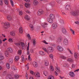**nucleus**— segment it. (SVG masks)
<instances>
[{
  "label": "nucleus",
  "mask_w": 79,
  "mask_h": 79,
  "mask_svg": "<svg viewBox=\"0 0 79 79\" xmlns=\"http://www.w3.org/2000/svg\"><path fill=\"white\" fill-rule=\"evenodd\" d=\"M14 44L16 46H21L22 48V50H24L25 48V44L23 43L19 42L15 43H14Z\"/></svg>",
  "instance_id": "nucleus-1"
},
{
  "label": "nucleus",
  "mask_w": 79,
  "mask_h": 79,
  "mask_svg": "<svg viewBox=\"0 0 79 79\" xmlns=\"http://www.w3.org/2000/svg\"><path fill=\"white\" fill-rule=\"evenodd\" d=\"M2 25H3V27L5 28V29H8V27H10V23L8 22H5V23H2Z\"/></svg>",
  "instance_id": "nucleus-2"
},
{
  "label": "nucleus",
  "mask_w": 79,
  "mask_h": 79,
  "mask_svg": "<svg viewBox=\"0 0 79 79\" xmlns=\"http://www.w3.org/2000/svg\"><path fill=\"white\" fill-rule=\"evenodd\" d=\"M71 14L72 15H73L74 16H75L79 15L78 12H77V10L72 11V12H71Z\"/></svg>",
  "instance_id": "nucleus-3"
},
{
  "label": "nucleus",
  "mask_w": 79,
  "mask_h": 79,
  "mask_svg": "<svg viewBox=\"0 0 79 79\" xmlns=\"http://www.w3.org/2000/svg\"><path fill=\"white\" fill-rule=\"evenodd\" d=\"M47 49L49 52H53L54 51L53 48L52 47H48Z\"/></svg>",
  "instance_id": "nucleus-4"
},
{
  "label": "nucleus",
  "mask_w": 79,
  "mask_h": 79,
  "mask_svg": "<svg viewBox=\"0 0 79 79\" xmlns=\"http://www.w3.org/2000/svg\"><path fill=\"white\" fill-rule=\"evenodd\" d=\"M57 48L58 50L60 51V52H62L63 50V48L61 46H58L57 47Z\"/></svg>",
  "instance_id": "nucleus-5"
},
{
  "label": "nucleus",
  "mask_w": 79,
  "mask_h": 79,
  "mask_svg": "<svg viewBox=\"0 0 79 79\" xmlns=\"http://www.w3.org/2000/svg\"><path fill=\"white\" fill-rule=\"evenodd\" d=\"M52 28L53 29H56L57 28L58 25H57V23H54L52 24Z\"/></svg>",
  "instance_id": "nucleus-6"
},
{
  "label": "nucleus",
  "mask_w": 79,
  "mask_h": 79,
  "mask_svg": "<svg viewBox=\"0 0 79 79\" xmlns=\"http://www.w3.org/2000/svg\"><path fill=\"white\" fill-rule=\"evenodd\" d=\"M63 43L64 45H67L68 44V40L67 39H65L63 41Z\"/></svg>",
  "instance_id": "nucleus-7"
},
{
  "label": "nucleus",
  "mask_w": 79,
  "mask_h": 79,
  "mask_svg": "<svg viewBox=\"0 0 79 79\" xmlns=\"http://www.w3.org/2000/svg\"><path fill=\"white\" fill-rule=\"evenodd\" d=\"M6 78V79H13V77L10 74H8L7 75Z\"/></svg>",
  "instance_id": "nucleus-8"
},
{
  "label": "nucleus",
  "mask_w": 79,
  "mask_h": 79,
  "mask_svg": "<svg viewBox=\"0 0 79 79\" xmlns=\"http://www.w3.org/2000/svg\"><path fill=\"white\" fill-rule=\"evenodd\" d=\"M35 76L36 77H40V73L38 72H35Z\"/></svg>",
  "instance_id": "nucleus-9"
},
{
  "label": "nucleus",
  "mask_w": 79,
  "mask_h": 79,
  "mask_svg": "<svg viewBox=\"0 0 79 79\" xmlns=\"http://www.w3.org/2000/svg\"><path fill=\"white\" fill-rule=\"evenodd\" d=\"M43 13H44V11L41 9L39 10L38 12V15H42Z\"/></svg>",
  "instance_id": "nucleus-10"
},
{
  "label": "nucleus",
  "mask_w": 79,
  "mask_h": 79,
  "mask_svg": "<svg viewBox=\"0 0 79 79\" xmlns=\"http://www.w3.org/2000/svg\"><path fill=\"white\" fill-rule=\"evenodd\" d=\"M62 41V39L60 38H58L57 39L56 42L57 44H60Z\"/></svg>",
  "instance_id": "nucleus-11"
},
{
  "label": "nucleus",
  "mask_w": 79,
  "mask_h": 79,
  "mask_svg": "<svg viewBox=\"0 0 79 79\" xmlns=\"http://www.w3.org/2000/svg\"><path fill=\"white\" fill-rule=\"evenodd\" d=\"M47 21L48 22H49V23H53V19H52L48 18L47 19Z\"/></svg>",
  "instance_id": "nucleus-12"
},
{
  "label": "nucleus",
  "mask_w": 79,
  "mask_h": 79,
  "mask_svg": "<svg viewBox=\"0 0 79 79\" xmlns=\"http://www.w3.org/2000/svg\"><path fill=\"white\" fill-rule=\"evenodd\" d=\"M62 32L63 34H66L67 33V31H66V30L64 28H62Z\"/></svg>",
  "instance_id": "nucleus-13"
},
{
  "label": "nucleus",
  "mask_w": 79,
  "mask_h": 79,
  "mask_svg": "<svg viewBox=\"0 0 79 79\" xmlns=\"http://www.w3.org/2000/svg\"><path fill=\"white\" fill-rule=\"evenodd\" d=\"M69 74V76H70L71 77H74V76H75L74 73L73 72H70Z\"/></svg>",
  "instance_id": "nucleus-14"
},
{
  "label": "nucleus",
  "mask_w": 79,
  "mask_h": 79,
  "mask_svg": "<svg viewBox=\"0 0 79 79\" xmlns=\"http://www.w3.org/2000/svg\"><path fill=\"white\" fill-rule=\"evenodd\" d=\"M39 4V2L37 1L34 0L33 1V5L34 6H37Z\"/></svg>",
  "instance_id": "nucleus-15"
},
{
  "label": "nucleus",
  "mask_w": 79,
  "mask_h": 79,
  "mask_svg": "<svg viewBox=\"0 0 79 79\" xmlns=\"http://www.w3.org/2000/svg\"><path fill=\"white\" fill-rule=\"evenodd\" d=\"M55 69L58 72V73H61V70H60V69L58 67H56L55 68Z\"/></svg>",
  "instance_id": "nucleus-16"
},
{
  "label": "nucleus",
  "mask_w": 79,
  "mask_h": 79,
  "mask_svg": "<svg viewBox=\"0 0 79 79\" xmlns=\"http://www.w3.org/2000/svg\"><path fill=\"white\" fill-rule=\"evenodd\" d=\"M74 56L75 58H79V54L77 53H74Z\"/></svg>",
  "instance_id": "nucleus-17"
},
{
  "label": "nucleus",
  "mask_w": 79,
  "mask_h": 79,
  "mask_svg": "<svg viewBox=\"0 0 79 79\" xmlns=\"http://www.w3.org/2000/svg\"><path fill=\"white\" fill-rule=\"evenodd\" d=\"M50 18L51 19L54 20L55 19V15L53 14H51L50 16Z\"/></svg>",
  "instance_id": "nucleus-18"
},
{
  "label": "nucleus",
  "mask_w": 79,
  "mask_h": 79,
  "mask_svg": "<svg viewBox=\"0 0 79 79\" xmlns=\"http://www.w3.org/2000/svg\"><path fill=\"white\" fill-rule=\"evenodd\" d=\"M4 53L5 55L6 56H8V55H9V53L8 52V51H6V50L5 51Z\"/></svg>",
  "instance_id": "nucleus-19"
},
{
  "label": "nucleus",
  "mask_w": 79,
  "mask_h": 79,
  "mask_svg": "<svg viewBox=\"0 0 79 79\" xmlns=\"http://www.w3.org/2000/svg\"><path fill=\"white\" fill-rule=\"evenodd\" d=\"M27 54L29 55V43L28 44V46L27 47Z\"/></svg>",
  "instance_id": "nucleus-20"
},
{
  "label": "nucleus",
  "mask_w": 79,
  "mask_h": 79,
  "mask_svg": "<svg viewBox=\"0 0 79 79\" xmlns=\"http://www.w3.org/2000/svg\"><path fill=\"white\" fill-rule=\"evenodd\" d=\"M48 25V24H47L46 23H44L42 25V26L43 27H46Z\"/></svg>",
  "instance_id": "nucleus-21"
},
{
  "label": "nucleus",
  "mask_w": 79,
  "mask_h": 79,
  "mask_svg": "<svg viewBox=\"0 0 79 79\" xmlns=\"http://www.w3.org/2000/svg\"><path fill=\"white\" fill-rule=\"evenodd\" d=\"M47 79H54V77L52 75H50L48 77Z\"/></svg>",
  "instance_id": "nucleus-22"
},
{
  "label": "nucleus",
  "mask_w": 79,
  "mask_h": 79,
  "mask_svg": "<svg viewBox=\"0 0 79 79\" xmlns=\"http://www.w3.org/2000/svg\"><path fill=\"white\" fill-rule=\"evenodd\" d=\"M8 50L10 53H12L13 52V49L11 48H8Z\"/></svg>",
  "instance_id": "nucleus-23"
},
{
  "label": "nucleus",
  "mask_w": 79,
  "mask_h": 79,
  "mask_svg": "<svg viewBox=\"0 0 79 79\" xmlns=\"http://www.w3.org/2000/svg\"><path fill=\"white\" fill-rule=\"evenodd\" d=\"M10 35L11 36H15V32L14 31H12L10 33Z\"/></svg>",
  "instance_id": "nucleus-24"
},
{
  "label": "nucleus",
  "mask_w": 79,
  "mask_h": 79,
  "mask_svg": "<svg viewBox=\"0 0 79 79\" xmlns=\"http://www.w3.org/2000/svg\"><path fill=\"white\" fill-rule=\"evenodd\" d=\"M11 69L12 70H13V71H16V67L14 65H12V66Z\"/></svg>",
  "instance_id": "nucleus-25"
},
{
  "label": "nucleus",
  "mask_w": 79,
  "mask_h": 79,
  "mask_svg": "<svg viewBox=\"0 0 79 79\" xmlns=\"http://www.w3.org/2000/svg\"><path fill=\"white\" fill-rule=\"evenodd\" d=\"M33 64L34 66L35 67V68H36V67H37L38 65H37V62H34L33 63Z\"/></svg>",
  "instance_id": "nucleus-26"
},
{
  "label": "nucleus",
  "mask_w": 79,
  "mask_h": 79,
  "mask_svg": "<svg viewBox=\"0 0 79 79\" xmlns=\"http://www.w3.org/2000/svg\"><path fill=\"white\" fill-rule=\"evenodd\" d=\"M7 19L9 21H11L12 20V17L11 16L8 15L7 16Z\"/></svg>",
  "instance_id": "nucleus-27"
},
{
  "label": "nucleus",
  "mask_w": 79,
  "mask_h": 79,
  "mask_svg": "<svg viewBox=\"0 0 79 79\" xmlns=\"http://www.w3.org/2000/svg\"><path fill=\"white\" fill-rule=\"evenodd\" d=\"M60 58H61L62 59H64V60L66 59V57L64 56H63V55L60 56Z\"/></svg>",
  "instance_id": "nucleus-28"
},
{
  "label": "nucleus",
  "mask_w": 79,
  "mask_h": 79,
  "mask_svg": "<svg viewBox=\"0 0 79 79\" xmlns=\"http://www.w3.org/2000/svg\"><path fill=\"white\" fill-rule=\"evenodd\" d=\"M24 18L27 20H29V19H30V17H29V16L27 15H25Z\"/></svg>",
  "instance_id": "nucleus-29"
},
{
  "label": "nucleus",
  "mask_w": 79,
  "mask_h": 79,
  "mask_svg": "<svg viewBox=\"0 0 79 79\" xmlns=\"http://www.w3.org/2000/svg\"><path fill=\"white\" fill-rule=\"evenodd\" d=\"M68 50L71 55H73V51H72L71 50H70L69 49H68Z\"/></svg>",
  "instance_id": "nucleus-30"
},
{
  "label": "nucleus",
  "mask_w": 79,
  "mask_h": 79,
  "mask_svg": "<svg viewBox=\"0 0 79 79\" xmlns=\"http://www.w3.org/2000/svg\"><path fill=\"white\" fill-rule=\"evenodd\" d=\"M45 66H48V62L47 60H45L44 61Z\"/></svg>",
  "instance_id": "nucleus-31"
},
{
  "label": "nucleus",
  "mask_w": 79,
  "mask_h": 79,
  "mask_svg": "<svg viewBox=\"0 0 79 79\" xmlns=\"http://www.w3.org/2000/svg\"><path fill=\"white\" fill-rule=\"evenodd\" d=\"M30 27H31V31H33L34 29V26L30 24Z\"/></svg>",
  "instance_id": "nucleus-32"
},
{
  "label": "nucleus",
  "mask_w": 79,
  "mask_h": 79,
  "mask_svg": "<svg viewBox=\"0 0 79 79\" xmlns=\"http://www.w3.org/2000/svg\"><path fill=\"white\" fill-rule=\"evenodd\" d=\"M19 32L20 33H22L23 32V28L21 27H20L19 29Z\"/></svg>",
  "instance_id": "nucleus-33"
},
{
  "label": "nucleus",
  "mask_w": 79,
  "mask_h": 79,
  "mask_svg": "<svg viewBox=\"0 0 79 79\" xmlns=\"http://www.w3.org/2000/svg\"><path fill=\"white\" fill-rule=\"evenodd\" d=\"M19 56H15V61H18V60H19Z\"/></svg>",
  "instance_id": "nucleus-34"
},
{
  "label": "nucleus",
  "mask_w": 79,
  "mask_h": 79,
  "mask_svg": "<svg viewBox=\"0 0 79 79\" xmlns=\"http://www.w3.org/2000/svg\"><path fill=\"white\" fill-rule=\"evenodd\" d=\"M20 77V75L17 74H16L15 75V79H18Z\"/></svg>",
  "instance_id": "nucleus-35"
},
{
  "label": "nucleus",
  "mask_w": 79,
  "mask_h": 79,
  "mask_svg": "<svg viewBox=\"0 0 79 79\" xmlns=\"http://www.w3.org/2000/svg\"><path fill=\"white\" fill-rule=\"evenodd\" d=\"M25 6L26 8H29L30 6V4L29 3H25Z\"/></svg>",
  "instance_id": "nucleus-36"
},
{
  "label": "nucleus",
  "mask_w": 79,
  "mask_h": 79,
  "mask_svg": "<svg viewBox=\"0 0 79 79\" xmlns=\"http://www.w3.org/2000/svg\"><path fill=\"white\" fill-rule=\"evenodd\" d=\"M67 61L70 62V63H72L73 61V60L71 58H69L67 59Z\"/></svg>",
  "instance_id": "nucleus-37"
},
{
  "label": "nucleus",
  "mask_w": 79,
  "mask_h": 79,
  "mask_svg": "<svg viewBox=\"0 0 79 79\" xmlns=\"http://www.w3.org/2000/svg\"><path fill=\"white\" fill-rule=\"evenodd\" d=\"M39 53L41 55H45V53H44V52L43 51L40 52Z\"/></svg>",
  "instance_id": "nucleus-38"
},
{
  "label": "nucleus",
  "mask_w": 79,
  "mask_h": 79,
  "mask_svg": "<svg viewBox=\"0 0 79 79\" xmlns=\"http://www.w3.org/2000/svg\"><path fill=\"white\" fill-rule=\"evenodd\" d=\"M10 4L12 6H14V2H13L12 0H10Z\"/></svg>",
  "instance_id": "nucleus-39"
},
{
  "label": "nucleus",
  "mask_w": 79,
  "mask_h": 79,
  "mask_svg": "<svg viewBox=\"0 0 79 79\" xmlns=\"http://www.w3.org/2000/svg\"><path fill=\"white\" fill-rule=\"evenodd\" d=\"M43 50H44V51L45 52H46V53H48V51L45 48H43Z\"/></svg>",
  "instance_id": "nucleus-40"
},
{
  "label": "nucleus",
  "mask_w": 79,
  "mask_h": 79,
  "mask_svg": "<svg viewBox=\"0 0 79 79\" xmlns=\"http://www.w3.org/2000/svg\"><path fill=\"white\" fill-rule=\"evenodd\" d=\"M65 8L66 10H69L70 8V5H67L66 6Z\"/></svg>",
  "instance_id": "nucleus-41"
},
{
  "label": "nucleus",
  "mask_w": 79,
  "mask_h": 79,
  "mask_svg": "<svg viewBox=\"0 0 79 79\" xmlns=\"http://www.w3.org/2000/svg\"><path fill=\"white\" fill-rule=\"evenodd\" d=\"M6 74H7V72L6 71H4L2 73V75H3V76H6Z\"/></svg>",
  "instance_id": "nucleus-42"
},
{
  "label": "nucleus",
  "mask_w": 79,
  "mask_h": 79,
  "mask_svg": "<svg viewBox=\"0 0 79 79\" xmlns=\"http://www.w3.org/2000/svg\"><path fill=\"white\" fill-rule=\"evenodd\" d=\"M50 70L51 71H54V68L52 66H50Z\"/></svg>",
  "instance_id": "nucleus-43"
},
{
  "label": "nucleus",
  "mask_w": 79,
  "mask_h": 79,
  "mask_svg": "<svg viewBox=\"0 0 79 79\" xmlns=\"http://www.w3.org/2000/svg\"><path fill=\"white\" fill-rule=\"evenodd\" d=\"M25 60V59L24 58V56H22V60L21 61V62H24V61H25V60Z\"/></svg>",
  "instance_id": "nucleus-44"
},
{
  "label": "nucleus",
  "mask_w": 79,
  "mask_h": 79,
  "mask_svg": "<svg viewBox=\"0 0 79 79\" xmlns=\"http://www.w3.org/2000/svg\"><path fill=\"white\" fill-rule=\"evenodd\" d=\"M33 45H35L36 44V40L35 39L33 40Z\"/></svg>",
  "instance_id": "nucleus-45"
},
{
  "label": "nucleus",
  "mask_w": 79,
  "mask_h": 79,
  "mask_svg": "<svg viewBox=\"0 0 79 79\" xmlns=\"http://www.w3.org/2000/svg\"><path fill=\"white\" fill-rule=\"evenodd\" d=\"M6 66L7 69H10V64H8V63H7L6 64Z\"/></svg>",
  "instance_id": "nucleus-46"
},
{
  "label": "nucleus",
  "mask_w": 79,
  "mask_h": 79,
  "mask_svg": "<svg viewBox=\"0 0 79 79\" xmlns=\"http://www.w3.org/2000/svg\"><path fill=\"white\" fill-rule=\"evenodd\" d=\"M59 22H60V23L62 24H64V21L62 19L60 20Z\"/></svg>",
  "instance_id": "nucleus-47"
},
{
  "label": "nucleus",
  "mask_w": 79,
  "mask_h": 79,
  "mask_svg": "<svg viewBox=\"0 0 79 79\" xmlns=\"http://www.w3.org/2000/svg\"><path fill=\"white\" fill-rule=\"evenodd\" d=\"M13 61V60L12 59H9V63H10V64L12 63Z\"/></svg>",
  "instance_id": "nucleus-48"
},
{
  "label": "nucleus",
  "mask_w": 79,
  "mask_h": 79,
  "mask_svg": "<svg viewBox=\"0 0 79 79\" xmlns=\"http://www.w3.org/2000/svg\"><path fill=\"white\" fill-rule=\"evenodd\" d=\"M4 2L5 3L6 5H8V0H4Z\"/></svg>",
  "instance_id": "nucleus-49"
},
{
  "label": "nucleus",
  "mask_w": 79,
  "mask_h": 79,
  "mask_svg": "<svg viewBox=\"0 0 79 79\" xmlns=\"http://www.w3.org/2000/svg\"><path fill=\"white\" fill-rule=\"evenodd\" d=\"M72 68H76V65L74 64H73L72 65Z\"/></svg>",
  "instance_id": "nucleus-50"
},
{
  "label": "nucleus",
  "mask_w": 79,
  "mask_h": 79,
  "mask_svg": "<svg viewBox=\"0 0 79 79\" xmlns=\"http://www.w3.org/2000/svg\"><path fill=\"white\" fill-rule=\"evenodd\" d=\"M49 4L51 6H52V7H53L55 5L54 3L53 2H50Z\"/></svg>",
  "instance_id": "nucleus-51"
},
{
  "label": "nucleus",
  "mask_w": 79,
  "mask_h": 79,
  "mask_svg": "<svg viewBox=\"0 0 79 79\" xmlns=\"http://www.w3.org/2000/svg\"><path fill=\"white\" fill-rule=\"evenodd\" d=\"M70 31H71V32H72L73 35H75V31H73V29H70Z\"/></svg>",
  "instance_id": "nucleus-52"
},
{
  "label": "nucleus",
  "mask_w": 79,
  "mask_h": 79,
  "mask_svg": "<svg viewBox=\"0 0 79 79\" xmlns=\"http://www.w3.org/2000/svg\"><path fill=\"white\" fill-rule=\"evenodd\" d=\"M30 72L31 73V74L32 75H34L35 74V73L34 72V71H32V70H30Z\"/></svg>",
  "instance_id": "nucleus-53"
},
{
  "label": "nucleus",
  "mask_w": 79,
  "mask_h": 79,
  "mask_svg": "<svg viewBox=\"0 0 79 79\" xmlns=\"http://www.w3.org/2000/svg\"><path fill=\"white\" fill-rule=\"evenodd\" d=\"M28 60H29L30 61H31V60H32V59H31V54H29L28 55Z\"/></svg>",
  "instance_id": "nucleus-54"
},
{
  "label": "nucleus",
  "mask_w": 79,
  "mask_h": 79,
  "mask_svg": "<svg viewBox=\"0 0 79 79\" xmlns=\"http://www.w3.org/2000/svg\"><path fill=\"white\" fill-rule=\"evenodd\" d=\"M49 57L52 58V59H53V55L52 54H50L49 55Z\"/></svg>",
  "instance_id": "nucleus-55"
},
{
  "label": "nucleus",
  "mask_w": 79,
  "mask_h": 79,
  "mask_svg": "<svg viewBox=\"0 0 79 79\" xmlns=\"http://www.w3.org/2000/svg\"><path fill=\"white\" fill-rule=\"evenodd\" d=\"M8 40L9 42H13V40L11 38H10Z\"/></svg>",
  "instance_id": "nucleus-56"
},
{
  "label": "nucleus",
  "mask_w": 79,
  "mask_h": 79,
  "mask_svg": "<svg viewBox=\"0 0 79 79\" xmlns=\"http://www.w3.org/2000/svg\"><path fill=\"white\" fill-rule=\"evenodd\" d=\"M4 59V57L2 56H0V60H2Z\"/></svg>",
  "instance_id": "nucleus-57"
},
{
  "label": "nucleus",
  "mask_w": 79,
  "mask_h": 79,
  "mask_svg": "<svg viewBox=\"0 0 79 79\" xmlns=\"http://www.w3.org/2000/svg\"><path fill=\"white\" fill-rule=\"evenodd\" d=\"M43 73L44 74L45 76H47V71H44Z\"/></svg>",
  "instance_id": "nucleus-58"
},
{
  "label": "nucleus",
  "mask_w": 79,
  "mask_h": 79,
  "mask_svg": "<svg viewBox=\"0 0 79 79\" xmlns=\"http://www.w3.org/2000/svg\"><path fill=\"white\" fill-rule=\"evenodd\" d=\"M27 37H28L29 40H31V36H30V35H29V34H28L27 35Z\"/></svg>",
  "instance_id": "nucleus-59"
},
{
  "label": "nucleus",
  "mask_w": 79,
  "mask_h": 79,
  "mask_svg": "<svg viewBox=\"0 0 79 79\" xmlns=\"http://www.w3.org/2000/svg\"><path fill=\"white\" fill-rule=\"evenodd\" d=\"M63 66L65 68H68V64H64L63 65Z\"/></svg>",
  "instance_id": "nucleus-60"
},
{
  "label": "nucleus",
  "mask_w": 79,
  "mask_h": 79,
  "mask_svg": "<svg viewBox=\"0 0 79 79\" xmlns=\"http://www.w3.org/2000/svg\"><path fill=\"white\" fill-rule=\"evenodd\" d=\"M19 14L20 16H21V15H23V12L21 10L19 11Z\"/></svg>",
  "instance_id": "nucleus-61"
},
{
  "label": "nucleus",
  "mask_w": 79,
  "mask_h": 79,
  "mask_svg": "<svg viewBox=\"0 0 79 79\" xmlns=\"http://www.w3.org/2000/svg\"><path fill=\"white\" fill-rule=\"evenodd\" d=\"M29 52L30 53H34V50L31 49L30 50Z\"/></svg>",
  "instance_id": "nucleus-62"
},
{
  "label": "nucleus",
  "mask_w": 79,
  "mask_h": 79,
  "mask_svg": "<svg viewBox=\"0 0 79 79\" xmlns=\"http://www.w3.org/2000/svg\"><path fill=\"white\" fill-rule=\"evenodd\" d=\"M18 53L19 54V55H21V50H19Z\"/></svg>",
  "instance_id": "nucleus-63"
},
{
  "label": "nucleus",
  "mask_w": 79,
  "mask_h": 79,
  "mask_svg": "<svg viewBox=\"0 0 79 79\" xmlns=\"http://www.w3.org/2000/svg\"><path fill=\"white\" fill-rule=\"evenodd\" d=\"M57 2L58 3H61V0H57Z\"/></svg>",
  "instance_id": "nucleus-64"
}]
</instances>
